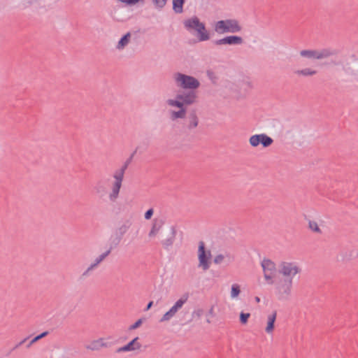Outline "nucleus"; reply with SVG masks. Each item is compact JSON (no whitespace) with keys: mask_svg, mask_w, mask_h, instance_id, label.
<instances>
[{"mask_svg":"<svg viewBox=\"0 0 358 358\" xmlns=\"http://www.w3.org/2000/svg\"><path fill=\"white\" fill-rule=\"evenodd\" d=\"M185 27L187 30L194 29L199 34L200 41H207L210 38L209 34L206 30L205 24L201 22L197 17H193L184 22Z\"/></svg>","mask_w":358,"mask_h":358,"instance_id":"obj_2","label":"nucleus"},{"mask_svg":"<svg viewBox=\"0 0 358 358\" xmlns=\"http://www.w3.org/2000/svg\"><path fill=\"white\" fill-rule=\"evenodd\" d=\"M153 213H154V210H153V209H152V208H150V209H148V210L145 212V215H144V216H145V220H150V219L152 217V216Z\"/></svg>","mask_w":358,"mask_h":358,"instance_id":"obj_36","label":"nucleus"},{"mask_svg":"<svg viewBox=\"0 0 358 358\" xmlns=\"http://www.w3.org/2000/svg\"><path fill=\"white\" fill-rule=\"evenodd\" d=\"M243 42V38L238 36H228L223 38L215 40L213 43L216 45H240Z\"/></svg>","mask_w":358,"mask_h":358,"instance_id":"obj_13","label":"nucleus"},{"mask_svg":"<svg viewBox=\"0 0 358 358\" xmlns=\"http://www.w3.org/2000/svg\"><path fill=\"white\" fill-rule=\"evenodd\" d=\"M186 115V109L185 108H180L178 111H172L171 113V120H174L178 118H184Z\"/></svg>","mask_w":358,"mask_h":358,"instance_id":"obj_26","label":"nucleus"},{"mask_svg":"<svg viewBox=\"0 0 358 358\" xmlns=\"http://www.w3.org/2000/svg\"><path fill=\"white\" fill-rule=\"evenodd\" d=\"M293 281L292 278L280 279L275 283V293L279 300H287L292 292Z\"/></svg>","mask_w":358,"mask_h":358,"instance_id":"obj_4","label":"nucleus"},{"mask_svg":"<svg viewBox=\"0 0 358 358\" xmlns=\"http://www.w3.org/2000/svg\"><path fill=\"white\" fill-rule=\"evenodd\" d=\"M301 268L294 262H282L278 266V273L286 277L292 278L301 272Z\"/></svg>","mask_w":358,"mask_h":358,"instance_id":"obj_7","label":"nucleus"},{"mask_svg":"<svg viewBox=\"0 0 358 358\" xmlns=\"http://www.w3.org/2000/svg\"><path fill=\"white\" fill-rule=\"evenodd\" d=\"M138 337L134 338L132 341H131L129 343H128L124 346L119 348L116 350V352H122L133 351V350H139L141 348V344L138 342Z\"/></svg>","mask_w":358,"mask_h":358,"instance_id":"obj_15","label":"nucleus"},{"mask_svg":"<svg viewBox=\"0 0 358 358\" xmlns=\"http://www.w3.org/2000/svg\"><path fill=\"white\" fill-rule=\"evenodd\" d=\"M217 34L236 33L241 30V27L237 20L228 19L225 20L217 21L214 27Z\"/></svg>","mask_w":358,"mask_h":358,"instance_id":"obj_3","label":"nucleus"},{"mask_svg":"<svg viewBox=\"0 0 358 358\" xmlns=\"http://www.w3.org/2000/svg\"><path fill=\"white\" fill-rule=\"evenodd\" d=\"M176 230L174 227H171L166 237L161 241L162 245L165 250H168L172 247L176 240Z\"/></svg>","mask_w":358,"mask_h":358,"instance_id":"obj_14","label":"nucleus"},{"mask_svg":"<svg viewBox=\"0 0 358 358\" xmlns=\"http://www.w3.org/2000/svg\"><path fill=\"white\" fill-rule=\"evenodd\" d=\"M203 311L202 309H198L193 312L192 316L196 317L197 318H200L201 317V315H203Z\"/></svg>","mask_w":358,"mask_h":358,"instance_id":"obj_37","label":"nucleus"},{"mask_svg":"<svg viewBox=\"0 0 358 358\" xmlns=\"http://www.w3.org/2000/svg\"><path fill=\"white\" fill-rule=\"evenodd\" d=\"M115 248L111 245L110 244V247L108 248V250H107L106 252H104L103 253H102L101 255H100L99 257H97L93 263H92L90 266L82 274V276L83 277H86L87 275H89L90 273L94 270L95 268H96L98 266V265L101 262H103L106 258V257H108L113 249H114Z\"/></svg>","mask_w":358,"mask_h":358,"instance_id":"obj_12","label":"nucleus"},{"mask_svg":"<svg viewBox=\"0 0 358 358\" xmlns=\"http://www.w3.org/2000/svg\"><path fill=\"white\" fill-rule=\"evenodd\" d=\"M308 227L309 229L316 233L321 234L322 230L319 227L317 223L315 221L310 220L308 222Z\"/></svg>","mask_w":358,"mask_h":358,"instance_id":"obj_30","label":"nucleus"},{"mask_svg":"<svg viewBox=\"0 0 358 358\" xmlns=\"http://www.w3.org/2000/svg\"><path fill=\"white\" fill-rule=\"evenodd\" d=\"M262 267L264 271V276L268 284H273V278L275 275L276 268L273 262L264 259L262 262Z\"/></svg>","mask_w":358,"mask_h":358,"instance_id":"obj_9","label":"nucleus"},{"mask_svg":"<svg viewBox=\"0 0 358 358\" xmlns=\"http://www.w3.org/2000/svg\"><path fill=\"white\" fill-rule=\"evenodd\" d=\"M250 317V313H245L241 312L240 313V316H239L240 322L242 324H246Z\"/></svg>","mask_w":358,"mask_h":358,"instance_id":"obj_32","label":"nucleus"},{"mask_svg":"<svg viewBox=\"0 0 358 358\" xmlns=\"http://www.w3.org/2000/svg\"><path fill=\"white\" fill-rule=\"evenodd\" d=\"M167 0H153V3L159 8H163Z\"/></svg>","mask_w":358,"mask_h":358,"instance_id":"obj_35","label":"nucleus"},{"mask_svg":"<svg viewBox=\"0 0 358 358\" xmlns=\"http://www.w3.org/2000/svg\"><path fill=\"white\" fill-rule=\"evenodd\" d=\"M164 224V221L162 219H155L152 221L151 229L148 234V236L150 238L155 237L159 231L162 229L163 225Z\"/></svg>","mask_w":358,"mask_h":358,"instance_id":"obj_16","label":"nucleus"},{"mask_svg":"<svg viewBox=\"0 0 358 358\" xmlns=\"http://www.w3.org/2000/svg\"><path fill=\"white\" fill-rule=\"evenodd\" d=\"M343 71L348 76L354 77L358 76V71H356L349 63L343 66Z\"/></svg>","mask_w":358,"mask_h":358,"instance_id":"obj_25","label":"nucleus"},{"mask_svg":"<svg viewBox=\"0 0 358 358\" xmlns=\"http://www.w3.org/2000/svg\"><path fill=\"white\" fill-rule=\"evenodd\" d=\"M277 317V311L274 310L271 314L268 315V321L267 325L265 329V331L268 334H271L273 332L274 329V323Z\"/></svg>","mask_w":358,"mask_h":358,"instance_id":"obj_19","label":"nucleus"},{"mask_svg":"<svg viewBox=\"0 0 358 358\" xmlns=\"http://www.w3.org/2000/svg\"><path fill=\"white\" fill-rule=\"evenodd\" d=\"M208 315L213 316V315H214V306H213L210 308V310L208 311Z\"/></svg>","mask_w":358,"mask_h":358,"instance_id":"obj_41","label":"nucleus"},{"mask_svg":"<svg viewBox=\"0 0 358 358\" xmlns=\"http://www.w3.org/2000/svg\"><path fill=\"white\" fill-rule=\"evenodd\" d=\"M249 143L252 147H257L261 144L263 148H267L273 143V140L272 138L265 134H255L250 136Z\"/></svg>","mask_w":358,"mask_h":358,"instance_id":"obj_11","label":"nucleus"},{"mask_svg":"<svg viewBox=\"0 0 358 358\" xmlns=\"http://www.w3.org/2000/svg\"><path fill=\"white\" fill-rule=\"evenodd\" d=\"M357 252L352 249L343 250L340 254L342 262H348L352 259H354L357 257Z\"/></svg>","mask_w":358,"mask_h":358,"instance_id":"obj_18","label":"nucleus"},{"mask_svg":"<svg viewBox=\"0 0 358 358\" xmlns=\"http://www.w3.org/2000/svg\"><path fill=\"white\" fill-rule=\"evenodd\" d=\"M48 334V331L43 332L41 334H39V335L36 336V337H34V341H38V340L44 338L45 336H46Z\"/></svg>","mask_w":358,"mask_h":358,"instance_id":"obj_38","label":"nucleus"},{"mask_svg":"<svg viewBox=\"0 0 358 358\" xmlns=\"http://www.w3.org/2000/svg\"><path fill=\"white\" fill-rule=\"evenodd\" d=\"M336 55V52L329 48H324L317 50V59H322L328 58L331 56Z\"/></svg>","mask_w":358,"mask_h":358,"instance_id":"obj_20","label":"nucleus"},{"mask_svg":"<svg viewBox=\"0 0 358 358\" xmlns=\"http://www.w3.org/2000/svg\"><path fill=\"white\" fill-rule=\"evenodd\" d=\"M132 225L129 220H124L114 231L113 235L110 238V244L114 248H117L122 241L123 236L127 233Z\"/></svg>","mask_w":358,"mask_h":358,"instance_id":"obj_5","label":"nucleus"},{"mask_svg":"<svg viewBox=\"0 0 358 358\" xmlns=\"http://www.w3.org/2000/svg\"><path fill=\"white\" fill-rule=\"evenodd\" d=\"M28 339V338H24L22 341H21L20 343H18L17 344H16L13 348L12 349V350H16L17 348H18L20 346H21L24 343H25V341Z\"/></svg>","mask_w":358,"mask_h":358,"instance_id":"obj_39","label":"nucleus"},{"mask_svg":"<svg viewBox=\"0 0 358 358\" xmlns=\"http://www.w3.org/2000/svg\"><path fill=\"white\" fill-rule=\"evenodd\" d=\"M188 119H189L188 128L189 129H192L194 128H196L198 126L199 119H198V117L196 115V113L195 110H192L189 113Z\"/></svg>","mask_w":358,"mask_h":358,"instance_id":"obj_21","label":"nucleus"},{"mask_svg":"<svg viewBox=\"0 0 358 358\" xmlns=\"http://www.w3.org/2000/svg\"><path fill=\"white\" fill-rule=\"evenodd\" d=\"M175 80L177 85L183 89H196L200 83L195 78L180 73L175 74Z\"/></svg>","mask_w":358,"mask_h":358,"instance_id":"obj_6","label":"nucleus"},{"mask_svg":"<svg viewBox=\"0 0 358 358\" xmlns=\"http://www.w3.org/2000/svg\"><path fill=\"white\" fill-rule=\"evenodd\" d=\"M167 103L168 105L171 106H176V107H178L179 108H184V102H182V100H180V99H176V100H173V99H168L167 100Z\"/></svg>","mask_w":358,"mask_h":358,"instance_id":"obj_29","label":"nucleus"},{"mask_svg":"<svg viewBox=\"0 0 358 358\" xmlns=\"http://www.w3.org/2000/svg\"><path fill=\"white\" fill-rule=\"evenodd\" d=\"M130 37H131V34L129 32L127 33L125 35H124L119 41L117 48L118 49H122L124 46H126L129 41Z\"/></svg>","mask_w":358,"mask_h":358,"instance_id":"obj_27","label":"nucleus"},{"mask_svg":"<svg viewBox=\"0 0 358 358\" xmlns=\"http://www.w3.org/2000/svg\"><path fill=\"white\" fill-rule=\"evenodd\" d=\"M294 73L298 76H312L317 73V71L310 68H306L301 70H297Z\"/></svg>","mask_w":358,"mask_h":358,"instance_id":"obj_24","label":"nucleus"},{"mask_svg":"<svg viewBox=\"0 0 358 358\" xmlns=\"http://www.w3.org/2000/svg\"><path fill=\"white\" fill-rule=\"evenodd\" d=\"M104 343L102 342V339L94 341L91 343V344L88 346V348L92 350H98L101 347L104 346Z\"/></svg>","mask_w":358,"mask_h":358,"instance_id":"obj_28","label":"nucleus"},{"mask_svg":"<svg viewBox=\"0 0 358 358\" xmlns=\"http://www.w3.org/2000/svg\"><path fill=\"white\" fill-rule=\"evenodd\" d=\"M256 302L259 303L260 301V299L258 296L255 297Z\"/></svg>","mask_w":358,"mask_h":358,"instance_id":"obj_43","label":"nucleus"},{"mask_svg":"<svg viewBox=\"0 0 358 358\" xmlns=\"http://www.w3.org/2000/svg\"><path fill=\"white\" fill-rule=\"evenodd\" d=\"M300 55L303 57L317 59V50H303L300 51Z\"/></svg>","mask_w":358,"mask_h":358,"instance_id":"obj_23","label":"nucleus"},{"mask_svg":"<svg viewBox=\"0 0 358 358\" xmlns=\"http://www.w3.org/2000/svg\"><path fill=\"white\" fill-rule=\"evenodd\" d=\"M185 0H173V10L176 13H182Z\"/></svg>","mask_w":358,"mask_h":358,"instance_id":"obj_22","label":"nucleus"},{"mask_svg":"<svg viewBox=\"0 0 358 358\" xmlns=\"http://www.w3.org/2000/svg\"><path fill=\"white\" fill-rule=\"evenodd\" d=\"M224 259V256L223 255H222V254L217 255L214 258V263L216 264H220L222 262Z\"/></svg>","mask_w":358,"mask_h":358,"instance_id":"obj_34","label":"nucleus"},{"mask_svg":"<svg viewBox=\"0 0 358 358\" xmlns=\"http://www.w3.org/2000/svg\"><path fill=\"white\" fill-rule=\"evenodd\" d=\"M136 153V150L134 151L131 156L125 161L122 166L120 169L115 171L113 174V178L115 179V181L112 184L111 191L108 194V199L110 201L115 202L118 199L125 171L131 162Z\"/></svg>","mask_w":358,"mask_h":358,"instance_id":"obj_1","label":"nucleus"},{"mask_svg":"<svg viewBox=\"0 0 358 358\" xmlns=\"http://www.w3.org/2000/svg\"><path fill=\"white\" fill-rule=\"evenodd\" d=\"M187 296H182L180 299H179L175 304L166 312L164 314L162 318L159 320L160 322H164L166 321H169L172 317H173L177 312L182 307V306L187 301Z\"/></svg>","mask_w":358,"mask_h":358,"instance_id":"obj_10","label":"nucleus"},{"mask_svg":"<svg viewBox=\"0 0 358 358\" xmlns=\"http://www.w3.org/2000/svg\"><path fill=\"white\" fill-rule=\"evenodd\" d=\"M36 341H34V338L29 342V343L27 345V348H30L31 345H33L34 343H36Z\"/></svg>","mask_w":358,"mask_h":358,"instance_id":"obj_42","label":"nucleus"},{"mask_svg":"<svg viewBox=\"0 0 358 358\" xmlns=\"http://www.w3.org/2000/svg\"><path fill=\"white\" fill-rule=\"evenodd\" d=\"M207 322L208 323H210V320H207Z\"/></svg>","mask_w":358,"mask_h":358,"instance_id":"obj_45","label":"nucleus"},{"mask_svg":"<svg viewBox=\"0 0 358 358\" xmlns=\"http://www.w3.org/2000/svg\"><path fill=\"white\" fill-rule=\"evenodd\" d=\"M152 305H153V301H150V302L148 303V305H147L146 308L145 309V310H148L149 309H150V308H151V307L152 306Z\"/></svg>","mask_w":358,"mask_h":358,"instance_id":"obj_40","label":"nucleus"},{"mask_svg":"<svg viewBox=\"0 0 358 358\" xmlns=\"http://www.w3.org/2000/svg\"><path fill=\"white\" fill-rule=\"evenodd\" d=\"M241 292L240 286L238 284H234L231 286V296L232 298L237 297Z\"/></svg>","mask_w":358,"mask_h":358,"instance_id":"obj_31","label":"nucleus"},{"mask_svg":"<svg viewBox=\"0 0 358 358\" xmlns=\"http://www.w3.org/2000/svg\"><path fill=\"white\" fill-rule=\"evenodd\" d=\"M210 251H206L204 243L203 241H200L198 249V259L199 262V266H201L203 271L208 270L210 268Z\"/></svg>","mask_w":358,"mask_h":358,"instance_id":"obj_8","label":"nucleus"},{"mask_svg":"<svg viewBox=\"0 0 358 358\" xmlns=\"http://www.w3.org/2000/svg\"><path fill=\"white\" fill-rule=\"evenodd\" d=\"M100 192H101V189L96 188V193H100Z\"/></svg>","mask_w":358,"mask_h":358,"instance_id":"obj_44","label":"nucleus"},{"mask_svg":"<svg viewBox=\"0 0 358 358\" xmlns=\"http://www.w3.org/2000/svg\"><path fill=\"white\" fill-rule=\"evenodd\" d=\"M176 99L182 100L184 102V105H190L195 102L196 95L195 92H189L182 94H177Z\"/></svg>","mask_w":358,"mask_h":358,"instance_id":"obj_17","label":"nucleus"},{"mask_svg":"<svg viewBox=\"0 0 358 358\" xmlns=\"http://www.w3.org/2000/svg\"><path fill=\"white\" fill-rule=\"evenodd\" d=\"M143 318L138 319L135 323L131 325L129 328V330H134L138 328L143 323Z\"/></svg>","mask_w":358,"mask_h":358,"instance_id":"obj_33","label":"nucleus"}]
</instances>
